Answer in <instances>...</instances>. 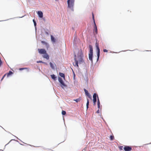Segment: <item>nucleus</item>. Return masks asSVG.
Listing matches in <instances>:
<instances>
[{"label": "nucleus", "mask_w": 151, "mask_h": 151, "mask_svg": "<svg viewBox=\"0 0 151 151\" xmlns=\"http://www.w3.org/2000/svg\"><path fill=\"white\" fill-rule=\"evenodd\" d=\"M97 113H99V110H98L97 111Z\"/></svg>", "instance_id": "nucleus-28"}, {"label": "nucleus", "mask_w": 151, "mask_h": 151, "mask_svg": "<svg viewBox=\"0 0 151 151\" xmlns=\"http://www.w3.org/2000/svg\"><path fill=\"white\" fill-rule=\"evenodd\" d=\"M89 48V52L88 54L89 59L92 61V57L93 56V48L92 46L91 45H89L88 46Z\"/></svg>", "instance_id": "nucleus-4"}, {"label": "nucleus", "mask_w": 151, "mask_h": 151, "mask_svg": "<svg viewBox=\"0 0 151 151\" xmlns=\"http://www.w3.org/2000/svg\"><path fill=\"white\" fill-rule=\"evenodd\" d=\"M6 74H4V76H3L2 78L1 79V81H2L3 79L4 78V77L6 76Z\"/></svg>", "instance_id": "nucleus-24"}, {"label": "nucleus", "mask_w": 151, "mask_h": 151, "mask_svg": "<svg viewBox=\"0 0 151 151\" xmlns=\"http://www.w3.org/2000/svg\"><path fill=\"white\" fill-rule=\"evenodd\" d=\"M83 55L81 52L78 53L77 57H76V55H75L74 60L75 62V64H73V65L74 66H77L78 67V63H81L83 62Z\"/></svg>", "instance_id": "nucleus-1"}, {"label": "nucleus", "mask_w": 151, "mask_h": 151, "mask_svg": "<svg viewBox=\"0 0 151 151\" xmlns=\"http://www.w3.org/2000/svg\"><path fill=\"white\" fill-rule=\"evenodd\" d=\"M75 0H68V7L73 11V6L74 5Z\"/></svg>", "instance_id": "nucleus-3"}, {"label": "nucleus", "mask_w": 151, "mask_h": 151, "mask_svg": "<svg viewBox=\"0 0 151 151\" xmlns=\"http://www.w3.org/2000/svg\"><path fill=\"white\" fill-rule=\"evenodd\" d=\"M41 43L43 45H45L47 49L49 47L48 44L47 42L44 41H42Z\"/></svg>", "instance_id": "nucleus-11"}, {"label": "nucleus", "mask_w": 151, "mask_h": 151, "mask_svg": "<svg viewBox=\"0 0 151 151\" xmlns=\"http://www.w3.org/2000/svg\"><path fill=\"white\" fill-rule=\"evenodd\" d=\"M33 22H34L35 26H36V22L35 21L34 19H33Z\"/></svg>", "instance_id": "nucleus-25"}, {"label": "nucleus", "mask_w": 151, "mask_h": 151, "mask_svg": "<svg viewBox=\"0 0 151 151\" xmlns=\"http://www.w3.org/2000/svg\"><path fill=\"white\" fill-rule=\"evenodd\" d=\"M81 99V98L80 97L78 99H73V101L76 102H80V101Z\"/></svg>", "instance_id": "nucleus-16"}, {"label": "nucleus", "mask_w": 151, "mask_h": 151, "mask_svg": "<svg viewBox=\"0 0 151 151\" xmlns=\"http://www.w3.org/2000/svg\"><path fill=\"white\" fill-rule=\"evenodd\" d=\"M27 68H20L19 69V70H24V69H27Z\"/></svg>", "instance_id": "nucleus-26"}, {"label": "nucleus", "mask_w": 151, "mask_h": 151, "mask_svg": "<svg viewBox=\"0 0 151 151\" xmlns=\"http://www.w3.org/2000/svg\"><path fill=\"white\" fill-rule=\"evenodd\" d=\"M110 138L111 140H112L114 139V137L113 136L111 135L110 137Z\"/></svg>", "instance_id": "nucleus-23"}, {"label": "nucleus", "mask_w": 151, "mask_h": 151, "mask_svg": "<svg viewBox=\"0 0 151 151\" xmlns=\"http://www.w3.org/2000/svg\"><path fill=\"white\" fill-rule=\"evenodd\" d=\"M75 76V74H74V78Z\"/></svg>", "instance_id": "nucleus-29"}, {"label": "nucleus", "mask_w": 151, "mask_h": 151, "mask_svg": "<svg viewBox=\"0 0 151 151\" xmlns=\"http://www.w3.org/2000/svg\"><path fill=\"white\" fill-rule=\"evenodd\" d=\"M92 18L93 21V23L94 24V29H93V33L94 34H97V26L96 25L94 18V14L93 13H92Z\"/></svg>", "instance_id": "nucleus-5"}, {"label": "nucleus", "mask_w": 151, "mask_h": 151, "mask_svg": "<svg viewBox=\"0 0 151 151\" xmlns=\"http://www.w3.org/2000/svg\"><path fill=\"white\" fill-rule=\"evenodd\" d=\"M37 14L40 18H42L43 16V14L42 12L41 11H38Z\"/></svg>", "instance_id": "nucleus-12"}, {"label": "nucleus", "mask_w": 151, "mask_h": 151, "mask_svg": "<svg viewBox=\"0 0 151 151\" xmlns=\"http://www.w3.org/2000/svg\"><path fill=\"white\" fill-rule=\"evenodd\" d=\"M51 78L54 81H56L57 79V77L55 76L54 75L52 74V75H51Z\"/></svg>", "instance_id": "nucleus-14"}, {"label": "nucleus", "mask_w": 151, "mask_h": 151, "mask_svg": "<svg viewBox=\"0 0 151 151\" xmlns=\"http://www.w3.org/2000/svg\"><path fill=\"white\" fill-rule=\"evenodd\" d=\"M58 81L61 83V85L60 86L62 88H63L64 87H66L67 86L64 83L63 81L61 78L60 77H58Z\"/></svg>", "instance_id": "nucleus-7"}, {"label": "nucleus", "mask_w": 151, "mask_h": 151, "mask_svg": "<svg viewBox=\"0 0 151 151\" xmlns=\"http://www.w3.org/2000/svg\"><path fill=\"white\" fill-rule=\"evenodd\" d=\"M96 47V50L97 51V60L99 59L100 55V49L99 46V43L97 42V41L95 44Z\"/></svg>", "instance_id": "nucleus-6"}, {"label": "nucleus", "mask_w": 151, "mask_h": 151, "mask_svg": "<svg viewBox=\"0 0 151 151\" xmlns=\"http://www.w3.org/2000/svg\"><path fill=\"white\" fill-rule=\"evenodd\" d=\"M66 113L65 111L63 110L62 111V114L63 115H65L66 114Z\"/></svg>", "instance_id": "nucleus-21"}, {"label": "nucleus", "mask_w": 151, "mask_h": 151, "mask_svg": "<svg viewBox=\"0 0 151 151\" xmlns=\"http://www.w3.org/2000/svg\"><path fill=\"white\" fill-rule=\"evenodd\" d=\"M51 39L52 41L53 42H55L56 40L55 38L53 37L52 35H51Z\"/></svg>", "instance_id": "nucleus-13"}, {"label": "nucleus", "mask_w": 151, "mask_h": 151, "mask_svg": "<svg viewBox=\"0 0 151 151\" xmlns=\"http://www.w3.org/2000/svg\"><path fill=\"white\" fill-rule=\"evenodd\" d=\"M39 53L41 54H43L42 55L43 58H45L47 60H48L49 58V57L48 54L47 53L46 50L43 49H38Z\"/></svg>", "instance_id": "nucleus-2"}, {"label": "nucleus", "mask_w": 151, "mask_h": 151, "mask_svg": "<svg viewBox=\"0 0 151 151\" xmlns=\"http://www.w3.org/2000/svg\"><path fill=\"white\" fill-rule=\"evenodd\" d=\"M84 91L85 94L90 99L91 98V95H90L89 93H88V91L86 90L85 89H84Z\"/></svg>", "instance_id": "nucleus-10"}, {"label": "nucleus", "mask_w": 151, "mask_h": 151, "mask_svg": "<svg viewBox=\"0 0 151 151\" xmlns=\"http://www.w3.org/2000/svg\"><path fill=\"white\" fill-rule=\"evenodd\" d=\"M13 74V73L12 71H10L8 73L6 74V75H7V77H8Z\"/></svg>", "instance_id": "nucleus-15"}, {"label": "nucleus", "mask_w": 151, "mask_h": 151, "mask_svg": "<svg viewBox=\"0 0 151 151\" xmlns=\"http://www.w3.org/2000/svg\"><path fill=\"white\" fill-rule=\"evenodd\" d=\"M50 67H51L52 68V69H54L55 67H54V65H53V64H52V63L51 62H50Z\"/></svg>", "instance_id": "nucleus-19"}, {"label": "nucleus", "mask_w": 151, "mask_h": 151, "mask_svg": "<svg viewBox=\"0 0 151 151\" xmlns=\"http://www.w3.org/2000/svg\"><path fill=\"white\" fill-rule=\"evenodd\" d=\"M89 104V100L88 99H87V102L86 103V107H87V109L88 108Z\"/></svg>", "instance_id": "nucleus-20"}, {"label": "nucleus", "mask_w": 151, "mask_h": 151, "mask_svg": "<svg viewBox=\"0 0 151 151\" xmlns=\"http://www.w3.org/2000/svg\"><path fill=\"white\" fill-rule=\"evenodd\" d=\"M37 63H45V64H47V63H45L43 62L42 61H40V60L37 61Z\"/></svg>", "instance_id": "nucleus-22"}, {"label": "nucleus", "mask_w": 151, "mask_h": 151, "mask_svg": "<svg viewBox=\"0 0 151 151\" xmlns=\"http://www.w3.org/2000/svg\"><path fill=\"white\" fill-rule=\"evenodd\" d=\"M103 51L104 52H106L108 51L107 50L105 49L103 50Z\"/></svg>", "instance_id": "nucleus-27"}, {"label": "nucleus", "mask_w": 151, "mask_h": 151, "mask_svg": "<svg viewBox=\"0 0 151 151\" xmlns=\"http://www.w3.org/2000/svg\"><path fill=\"white\" fill-rule=\"evenodd\" d=\"M97 104H98V106L99 109L100 108V101L99 100V99L98 98V101H97Z\"/></svg>", "instance_id": "nucleus-18"}, {"label": "nucleus", "mask_w": 151, "mask_h": 151, "mask_svg": "<svg viewBox=\"0 0 151 151\" xmlns=\"http://www.w3.org/2000/svg\"><path fill=\"white\" fill-rule=\"evenodd\" d=\"M59 75L61 77L65 78V75L64 73H59Z\"/></svg>", "instance_id": "nucleus-17"}, {"label": "nucleus", "mask_w": 151, "mask_h": 151, "mask_svg": "<svg viewBox=\"0 0 151 151\" xmlns=\"http://www.w3.org/2000/svg\"><path fill=\"white\" fill-rule=\"evenodd\" d=\"M96 96L97 94L96 93H94L93 96V101L94 105H96Z\"/></svg>", "instance_id": "nucleus-8"}, {"label": "nucleus", "mask_w": 151, "mask_h": 151, "mask_svg": "<svg viewBox=\"0 0 151 151\" xmlns=\"http://www.w3.org/2000/svg\"><path fill=\"white\" fill-rule=\"evenodd\" d=\"M124 149L125 151H130L132 150V147H131L128 146H125Z\"/></svg>", "instance_id": "nucleus-9"}]
</instances>
